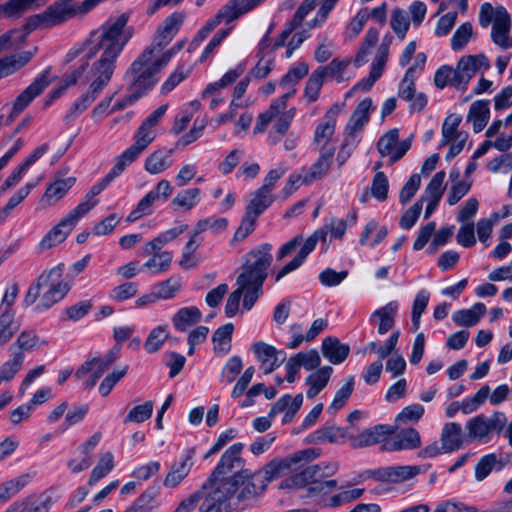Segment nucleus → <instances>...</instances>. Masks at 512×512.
I'll use <instances>...</instances> for the list:
<instances>
[{"mask_svg": "<svg viewBox=\"0 0 512 512\" xmlns=\"http://www.w3.org/2000/svg\"><path fill=\"white\" fill-rule=\"evenodd\" d=\"M511 29V18L507 9L503 6L496 7V17L492 25V41L506 49L510 46L508 35Z\"/></svg>", "mask_w": 512, "mask_h": 512, "instance_id": "nucleus-20", "label": "nucleus"}, {"mask_svg": "<svg viewBox=\"0 0 512 512\" xmlns=\"http://www.w3.org/2000/svg\"><path fill=\"white\" fill-rule=\"evenodd\" d=\"M235 494V484L226 479L203 490L201 512H230V499Z\"/></svg>", "mask_w": 512, "mask_h": 512, "instance_id": "nucleus-10", "label": "nucleus"}, {"mask_svg": "<svg viewBox=\"0 0 512 512\" xmlns=\"http://www.w3.org/2000/svg\"><path fill=\"white\" fill-rule=\"evenodd\" d=\"M226 480L235 484V493L241 486L237 494L238 502L261 496L268 486L265 475L260 470L251 472L249 469H241L236 471L234 475L226 478Z\"/></svg>", "mask_w": 512, "mask_h": 512, "instance_id": "nucleus-9", "label": "nucleus"}, {"mask_svg": "<svg viewBox=\"0 0 512 512\" xmlns=\"http://www.w3.org/2000/svg\"><path fill=\"white\" fill-rule=\"evenodd\" d=\"M332 373L333 368L331 366H323L308 375L305 380V383L309 386L306 392L307 398H315L327 386Z\"/></svg>", "mask_w": 512, "mask_h": 512, "instance_id": "nucleus-28", "label": "nucleus"}, {"mask_svg": "<svg viewBox=\"0 0 512 512\" xmlns=\"http://www.w3.org/2000/svg\"><path fill=\"white\" fill-rule=\"evenodd\" d=\"M253 351L258 361L263 365H267L264 370L265 374L272 373L286 359V353L283 350H277L274 346L264 342H256L253 344Z\"/></svg>", "mask_w": 512, "mask_h": 512, "instance_id": "nucleus-19", "label": "nucleus"}, {"mask_svg": "<svg viewBox=\"0 0 512 512\" xmlns=\"http://www.w3.org/2000/svg\"><path fill=\"white\" fill-rule=\"evenodd\" d=\"M244 448L242 443H234L221 456L217 466L214 468L208 479L202 484L203 489L215 485L220 479H226V475L235 473V469H242L243 459L241 453Z\"/></svg>", "mask_w": 512, "mask_h": 512, "instance_id": "nucleus-12", "label": "nucleus"}, {"mask_svg": "<svg viewBox=\"0 0 512 512\" xmlns=\"http://www.w3.org/2000/svg\"><path fill=\"white\" fill-rule=\"evenodd\" d=\"M24 360L20 354H11V358L0 367V378L2 381H11L20 371Z\"/></svg>", "mask_w": 512, "mask_h": 512, "instance_id": "nucleus-56", "label": "nucleus"}, {"mask_svg": "<svg viewBox=\"0 0 512 512\" xmlns=\"http://www.w3.org/2000/svg\"><path fill=\"white\" fill-rule=\"evenodd\" d=\"M163 363L169 367V378L176 377L184 368L186 358L182 354L174 351L166 352L163 357Z\"/></svg>", "mask_w": 512, "mask_h": 512, "instance_id": "nucleus-59", "label": "nucleus"}, {"mask_svg": "<svg viewBox=\"0 0 512 512\" xmlns=\"http://www.w3.org/2000/svg\"><path fill=\"white\" fill-rule=\"evenodd\" d=\"M334 152V148L327 149L325 146L321 148L318 160L311 166L308 171L304 173V181H306L307 184L321 179L327 174Z\"/></svg>", "mask_w": 512, "mask_h": 512, "instance_id": "nucleus-27", "label": "nucleus"}, {"mask_svg": "<svg viewBox=\"0 0 512 512\" xmlns=\"http://www.w3.org/2000/svg\"><path fill=\"white\" fill-rule=\"evenodd\" d=\"M309 72V66L305 62L298 63L297 66L292 67L281 78L280 86L287 88L288 86L295 85L300 79L306 76Z\"/></svg>", "mask_w": 512, "mask_h": 512, "instance_id": "nucleus-58", "label": "nucleus"}, {"mask_svg": "<svg viewBox=\"0 0 512 512\" xmlns=\"http://www.w3.org/2000/svg\"><path fill=\"white\" fill-rule=\"evenodd\" d=\"M505 424L506 417L501 412H496L491 417H486L483 414L477 415L466 423L467 437L469 440L486 442L492 432H500Z\"/></svg>", "mask_w": 512, "mask_h": 512, "instance_id": "nucleus-13", "label": "nucleus"}, {"mask_svg": "<svg viewBox=\"0 0 512 512\" xmlns=\"http://www.w3.org/2000/svg\"><path fill=\"white\" fill-rule=\"evenodd\" d=\"M96 205L97 201L79 203L43 237L39 249L43 251L64 242L78 221Z\"/></svg>", "mask_w": 512, "mask_h": 512, "instance_id": "nucleus-8", "label": "nucleus"}, {"mask_svg": "<svg viewBox=\"0 0 512 512\" xmlns=\"http://www.w3.org/2000/svg\"><path fill=\"white\" fill-rule=\"evenodd\" d=\"M263 1L264 0H229L201 29H203V32L210 34L222 22L226 24L231 23L256 8Z\"/></svg>", "mask_w": 512, "mask_h": 512, "instance_id": "nucleus-11", "label": "nucleus"}, {"mask_svg": "<svg viewBox=\"0 0 512 512\" xmlns=\"http://www.w3.org/2000/svg\"><path fill=\"white\" fill-rule=\"evenodd\" d=\"M372 105V99L369 97L359 102L346 125V132L348 136L355 138V132L363 129V127L369 122Z\"/></svg>", "mask_w": 512, "mask_h": 512, "instance_id": "nucleus-24", "label": "nucleus"}, {"mask_svg": "<svg viewBox=\"0 0 512 512\" xmlns=\"http://www.w3.org/2000/svg\"><path fill=\"white\" fill-rule=\"evenodd\" d=\"M338 470L336 463H319L306 466L299 472L285 478L279 485L280 489H306L301 498H316L327 495L333 491L338 483L336 480H327Z\"/></svg>", "mask_w": 512, "mask_h": 512, "instance_id": "nucleus-3", "label": "nucleus"}, {"mask_svg": "<svg viewBox=\"0 0 512 512\" xmlns=\"http://www.w3.org/2000/svg\"><path fill=\"white\" fill-rule=\"evenodd\" d=\"M399 140V131L397 128L390 129L386 132L377 143V149L382 156L391 154L393 148L397 145Z\"/></svg>", "mask_w": 512, "mask_h": 512, "instance_id": "nucleus-62", "label": "nucleus"}, {"mask_svg": "<svg viewBox=\"0 0 512 512\" xmlns=\"http://www.w3.org/2000/svg\"><path fill=\"white\" fill-rule=\"evenodd\" d=\"M167 337L168 332L166 325H159L152 329L144 343L146 352L149 354L156 353L160 350Z\"/></svg>", "mask_w": 512, "mask_h": 512, "instance_id": "nucleus-48", "label": "nucleus"}, {"mask_svg": "<svg viewBox=\"0 0 512 512\" xmlns=\"http://www.w3.org/2000/svg\"><path fill=\"white\" fill-rule=\"evenodd\" d=\"M51 67L43 70L34 81L26 87L15 99L11 112L7 118V122H12L36 97L50 85L49 79Z\"/></svg>", "mask_w": 512, "mask_h": 512, "instance_id": "nucleus-14", "label": "nucleus"}, {"mask_svg": "<svg viewBox=\"0 0 512 512\" xmlns=\"http://www.w3.org/2000/svg\"><path fill=\"white\" fill-rule=\"evenodd\" d=\"M75 182V177L57 178L47 187L44 196L48 199L58 201L66 195Z\"/></svg>", "mask_w": 512, "mask_h": 512, "instance_id": "nucleus-44", "label": "nucleus"}, {"mask_svg": "<svg viewBox=\"0 0 512 512\" xmlns=\"http://www.w3.org/2000/svg\"><path fill=\"white\" fill-rule=\"evenodd\" d=\"M475 57L472 55L462 56L454 68L455 75L453 87L457 90L465 91L470 80L477 73L475 65Z\"/></svg>", "mask_w": 512, "mask_h": 512, "instance_id": "nucleus-22", "label": "nucleus"}, {"mask_svg": "<svg viewBox=\"0 0 512 512\" xmlns=\"http://www.w3.org/2000/svg\"><path fill=\"white\" fill-rule=\"evenodd\" d=\"M486 313L485 304L475 303L470 309L457 310L452 315L453 322L458 326L473 327Z\"/></svg>", "mask_w": 512, "mask_h": 512, "instance_id": "nucleus-29", "label": "nucleus"}, {"mask_svg": "<svg viewBox=\"0 0 512 512\" xmlns=\"http://www.w3.org/2000/svg\"><path fill=\"white\" fill-rule=\"evenodd\" d=\"M355 378L350 376L346 383L336 391L334 399L330 406L327 408L328 413L335 414L338 410L343 408L354 390Z\"/></svg>", "mask_w": 512, "mask_h": 512, "instance_id": "nucleus-43", "label": "nucleus"}, {"mask_svg": "<svg viewBox=\"0 0 512 512\" xmlns=\"http://www.w3.org/2000/svg\"><path fill=\"white\" fill-rule=\"evenodd\" d=\"M339 105H332L324 116V121L318 124L315 128L314 132V142L320 144L324 142V146L331 139L335 132L336 123H337V115L339 113Z\"/></svg>", "mask_w": 512, "mask_h": 512, "instance_id": "nucleus-23", "label": "nucleus"}, {"mask_svg": "<svg viewBox=\"0 0 512 512\" xmlns=\"http://www.w3.org/2000/svg\"><path fill=\"white\" fill-rule=\"evenodd\" d=\"M41 3L35 0H8L0 4V18L18 19L32 8H37Z\"/></svg>", "mask_w": 512, "mask_h": 512, "instance_id": "nucleus-33", "label": "nucleus"}, {"mask_svg": "<svg viewBox=\"0 0 512 512\" xmlns=\"http://www.w3.org/2000/svg\"><path fill=\"white\" fill-rule=\"evenodd\" d=\"M473 33V27L470 22L461 24L454 32L451 38V48L454 51H460L468 44Z\"/></svg>", "mask_w": 512, "mask_h": 512, "instance_id": "nucleus-54", "label": "nucleus"}, {"mask_svg": "<svg viewBox=\"0 0 512 512\" xmlns=\"http://www.w3.org/2000/svg\"><path fill=\"white\" fill-rule=\"evenodd\" d=\"M63 270V265L59 264L43 271L29 286L23 299V305L31 306L41 296L39 303L35 306L36 312L41 313L62 300L70 291V285L61 280Z\"/></svg>", "mask_w": 512, "mask_h": 512, "instance_id": "nucleus-4", "label": "nucleus"}, {"mask_svg": "<svg viewBox=\"0 0 512 512\" xmlns=\"http://www.w3.org/2000/svg\"><path fill=\"white\" fill-rule=\"evenodd\" d=\"M489 103V100H476L470 106L467 120L473 122V130L475 133L481 132L489 121Z\"/></svg>", "mask_w": 512, "mask_h": 512, "instance_id": "nucleus-30", "label": "nucleus"}, {"mask_svg": "<svg viewBox=\"0 0 512 512\" xmlns=\"http://www.w3.org/2000/svg\"><path fill=\"white\" fill-rule=\"evenodd\" d=\"M114 468V456L111 452L104 453L98 464L93 468L88 485L93 486Z\"/></svg>", "mask_w": 512, "mask_h": 512, "instance_id": "nucleus-45", "label": "nucleus"}, {"mask_svg": "<svg viewBox=\"0 0 512 512\" xmlns=\"http://www.w3.org/2000/svg\"><path fill=\"white\" fill-rule=\"evenodd\" d=\"M202 313L196 306L180 308L173 316L172 322L176 330L185 332L189 327L201 320Z\"/></svg>", "mask_w": 512, "mask_h": 512, "instance_id": "nucleus-35", "label": "nucleus"}, {"mask_svg": "<svg viewBox=\"0 0 512 512\" xmlns=\"http://www.w3.org/2000/svg\"><path fill=\"white\" fill-rule=\"evenodd\" d=\"M20 324L13 309L3 308L0 313V346L7 344L18 332Z\"/></svg>", "mask_w": 512, "mask_h": 512, "instance_id": "nucleus-34", "label": "nucleus"}, {"mask_svg": "<svg viewBox=\"0 0 512 512\" xmlns=\"http://www.w3.org/2000/svg\"><path fill=\"white\" fill-rule=\"evenodd\" d=\"M445 176H446V174L444 171H439L432 177V179L430 180V182L428 183V185L426 186V189H425V195H426L427 199H433V200H439V201L441 200L443 192H444L443 182H444Z\"/></svg>", "mask_w": 512, "mask_h": 512, "instance_id": "nucleus-60", "label": "nucleus"}, {"mask_svg": "<svg viewBox=\"0 0 512 512\" xmlns=\"http://www.w3.org/2000/svg\"><path fill=\"white\" fill-rule=\"evenodd\" d=\"M153 402L146 401L141 405L133 407L124 418V423L134 422L143 423L148 420L153 413Z\"/></svg>", "mask_w": 512, "mask_h": 512, "instance_id": "nucleus-55", "label": "nucleus"}, {"mask_svg": "<svg viewBox=\"0 0 512 512\" xmlns=\"http://www.w3.org/2000/svg\"><path fill=\"white\" fill-rule=\"evenodd\" d=\"M200 193L201 191L199 188L181 190L172 199L171 206L174 209L182 208L187 211L191 210L200 202Z\"/></svg>", "mask_w": 512, "mask_h": 512, "instance_id": "nucleus-42", "label": "nucleus"}, {"mask_svg": "<svg viewBox=\"0 0 512 512\" xmlns=\"http://www.w3.org/2000/svg\"><path fill=\"white\" fill-rule=\"evenodd\" d=\"M124 170L125 168L122 166V163L120 164L116 161L109 173L90 188L85 195V200L83 202L92 203L96 201L94 198L99 195L116 177L121 175Z\"/></svg>", "mask_w": 512, "mask_h": 512, "instance_id": "nucleus-41", "label": "nucleus"}, {"mask_svg": "<svg viewBox=\"0 0 512 512\" xmlns=\"http://www.w3.org/2000/svg\"><path fill=\"white\" fill-rule=\"evenodd\" d=\"M324 78L322 70L315 69L310 75L304 90V96L308 99L309 103L315 102L319 98Z\"/></svg>", "mask_w": 512, "mask_h": 512, "instance_id": "nucleus-51", "label": "nucleus"}, {"mask_svg": "<svg viewBox=\"0 0 512 512\" xmlns=\"http://www.w3.org/2000/svg\"><path fill=\"white\" fill-rule=\"evenodd\" d=\"M389 190L388 178L384 172H377L372 180L371 194L378 201L383 202L387 199Z\"/></svg>", "mask_w": 512, "mask_h": 512, "instance_id": "nucleus-57", "label": "nucleus"}, {"mask_svg": "<svg viewBox=\"0 0 512 512\" xmlns=\"http://www.w3.org/2000/svg\"><path fill=\"white\" fill-rule=\"evenodd\" d=\"M196 455V449L194 447L185 448L179 459L175 460L164 479V486L168 488L177 487L190 473L191 468L194 465V457Z\"/></svg>", "mask_w": 512, "mask_h": 512, "instance_id": "nucleus-15", "label": "nucleus"}, {"mask_svg": "<svg viewBox=\"0 0 512 512\" xmlns=\"http://www.w3.org/2000/svg\"><path fill=\"white\" fill-rule=\"evenodd\" d=\"M396 430L397 426L378 424L363 430L355 437L350 435L348 438L351 440L352 448H363L380 443L386 437L393 435Z\"/></svg>", "mask_w": 512, "mask_h": 512, "instance_id": "nucleus-17", "label": "nucleus"}, {"mask_svg": "<svg viewBox=\"0 0 512 512\" xmlns=\"http://www.w3.org/2000/svg\"><path fill=\"white\" fill-rule=\"evenodd\" d=\"M398 312V302L390 301L383 307L375 310L370 317V323L373 324L375 319H379L378 333L386 334L395 325V319Z\"/></svg>", "mask_w": 512, "mask_h": 512, "instance_id": "nucleus-25", "label": "nucleus"}, {"mask_svg": "<svg viewBox=\"0 0 512 512\" xmlns=\"http://www.w3.org/2000/svg\"><path fill=\"white\" fill-rule=\"evenodd\" d=\"M423 200L424 197L416 201L408 210L403 213L399 222V225L402 229L409 230L415 225L422 211Z\"/></svg>", "mask_w": 512, "mask_h": 512, "instance_id": "nucleus-61", "label": "nucleus"}, {"mask_svg": "<svg viewBox=\"0 0 512 512\" xmlns=\"http://www.w3.org/2000/svg\"><path fill=\"white\" fill-rule=\"evenodd\" d=\"M39 344V337L33 330H24L9 347L10 354H20L25 359V352L31 351Z\"/></svg>", "mask_w": 512, "mask_h": 512, "instance_id": "nucleus-37", "label": "nucleus"}, {"mask_svg": "<svg viewBox=\"0 0 512 512\" xmlns=\"http://www.w3.org/2000/svg\"><path fill=\"white\" fill-rule=\"evenodd\" d=\"M128 21V13H122L117 18H109L101 26V33L93 35L87 58H94L102 51L91 69L95 79L88 90L72 104L65 115V120L75 119L84 112L109 84L116 68V61L133 34V28L127 27Z\"/></svg>", "mask_w": 512, "mask_h": 512, "instance_id": "nucleus-1", "label": "nucleus"}, {"mask_svg": "<svg viewBox=\"0 0 512 512\" xmlns=\"http://www.w3.org/2000/svg\"><path fill=\"white\" fill-rule=\"evenodd\" d=\"M173 149H159L151 153L145 160L144 168L150 174H159L172 164Z\"/></svg>", "mask_w": 512, "mask_h": 512, "instance_id": "nucleus-32", "label": "nucleus"}, {"mask_svg": "<svg viewBox=\"0 0 512 512\" xmlns=\"http://www.w3.org/2000/svg\"><path fill=\"white\" fill-rule=\"evenodd\" d=\"M154 138L155 135L152 132V127L141 123L134 136L135 142L123 151L116 158V161L120 164L122 163V166L126 169L149 146Z\"/></svg>", "mask_w": 512, "mask_h": 512, "instance_id": "nucleus-16", "label": "nucleus"}, {"mask_svg": "<svg viewBox=\"0 0 512 512\" xmlns=\"http://www.w3.org/2000/svg\"><path fill=\"white\" fill-rule=\"evenodd\" d=\"M390 25L400 40H403L409 30L410 21L408 14L401 8H395L392 11Z\"/></svg>", "mask_w": 512, "mask_h": 512, "instance_id": "nucleus-49", "label": "nucleus"}, {"mask_svg": "<svg viewBox=\"0 0 512 512\" xmlns=\"http://www.w3.org/2000/svg\"><path fill=\"white\" fill-rule=\"evenodd\" d=\"M421 185V177L419 174L414 173L410 176L409 180L402 187L399 194V201L401 204L408 203L416 194Z\"/></svg>", "mask_w": 512, "mask_h": 512, "instance_id": "nucleus-64", "label": "nucleus"}, {"mask_svg": "<svg viewBox=\"0 0 512 512\" xmlns=\"http://www.w3.org/2000/svg\"><path fill=\"white\" fill-rule=\"evenodd\" d=\"M233 331L234 325L232 323L220 326L214 331L212 342L216 353L226 355L230 351Z\"/></svg>", "mask_w": 512, "mask_h": 512, "instance_id": "nucleus-38", "label": "nucleus"}, {"mask_svg": "<svg viewBox=\"0 0 512 512\" xmlns=\"http://www.w3.org/2000/svg\"><path fill=\"white\" fill-rule=\"evenodd\" d=\"M441 444L445 453H452L463 446L462 427L459 423L449 422L443 426Z\"/></svg>", "mask_w": 512, "mask_h": 512, "instance_id": "nucleus-26", "label": "nucleus"}, {"mask_svg": "<svg viewBox=\"0 0 512 512\" xmlns=\"http://www.w3.org/2000/svg\"><path fill=\"white\" fill-rule=\"evenodd\" d=\"M430 467V464L391 466V483H401L410 480L420 473H425Z\"/></svg>", "mask_w": 512, "mask_h": 512, "instance_id": "nucleus-39", "label": "nucleus"}, {"mask_svg": "<svg viewBox=\"0 0 512 512\" xmlns=\"http://www.w3.org/2000/svg\"><path fill=\"white\" fill-rule=\"evenodd\" d=\"M394 437L387 441L382 449L386 451L415 450L421 446V436L415 428L401 429Z\"/></svg>", "mask_w": 512, "mask_h": 512, "instance_id": "nucleus-18", "label": "nucleus"}, {"mask_svg": "<svg viewBox=\"0 0 512 512\" xmlns=\"http://www.w3.org/2000/svg\"><path fill=\"white\" fill-rule=\"evenodd\" d=\"M154 47H146L143 52L131 63L124 75L127 91L136 95L138 99L147 95L156 85L157 73L149 64L153 58Z\"/></svg>", "mask_w": 512, "mask_h": 512, "instance_id": "nucleus-5", "label": "nucleus"}, {"mask_svg": "<svg viewBox=\"0 0 512 512\" xmlns=\"http://www.w3.org/2000/svg\"><path fill=\"white\" fill-rule=\"evenodd\" d=\"M274 202L272 194L265 193L257 189L251 194V200L245 207V213L251 215L253 218H259L264 211L271 206Z\"/></svg>", "mask_w": 512, "mask_h": 512, "instance_id": "nucleus-36", "label": "nucleus"}, {"mask_svg": "<svg viewBox=\"0 0 512 512\" xmlns=\"http://www.w3.org/2000/svg\"><path fill=\"white\" fill-rule=\"evenodd\" d=\"M108 366L100 357H94L87 359L75 372V377L78 379H84L90 372L94 373L98 377L109 369Z\"/></svg>", "mask_w": 512, "mask_h": 512, "instance_id": "nucleus-46", "label": "nucleus"}, {"mask_svg": "<svg viewBox=\"0 0 512 512\" xmlns=\"http://www.w3.org/2000/svg\"><path fill=\"white\" fill-rule=\"evenodd\" d=\"M348 436H350L348 428H340V427H336V426H326V427H322V428L314 431L312 434H310L309 437H310V442L334 443V442H337L339 438L348 437Z\"/></svg>", "mask_w": 512, "mask_h": 512, "instance_id": "nucleus-40", "label": "nucleus"}, {"mask_svg": "<svg viewBox=\"0 0 512 512\" xmlns=\"http://www.w3.org/2000/svg\"><path fill=\"white\" fill-rule=\"evenodd\" d=\"M156 299H171L180 290V282L174 278H168L152 287Z\"/></svg>", "mask_w": 512, "mask_h": 512, "instance_id": "nucleus-52", "label": "nucleus"}, {"mask_svg": "<svg viewBox=\"0 0 512 512\" xmlns=\"http://www.w3.org/2000/svg\"><path fill=\"white\" fill-rule=\"evenodd\" d=\"M272 245L260 244L245 255V263L242 272L237 277L236 283L244 294L243 308L250 310L263 294V284L267 279V270L271 266L273 256Z\"/></svg>", "mask_w": 512, "mask_h": 512, "instance_id": "nucleus-2", "label": "nucleus"}, {"mask_svg": "<svg viewBox=\"0 0 512 512\" xmlns=\"http://www.w3.org/2000/svg\"><path fill=\"white\" fill-rule=\"evenodd\" d=\"M72 0H59L46 8L43 13L32 15L23 25L20 41H24L28 34L39 29L56 26L75 15L76 10L70 6Z\"/></svg>", "mask_w": 512, "mask_h": 512, "instance_id": "nucleus-6", "label": "nucleus"}, {"mask_svg": "<svg viewBox=\"0 0 512 512\" xmlns=\"http://www.w3.org/2000/svg\"><path fill=\"white\" fill-rule=\"evenodd\" d=\"M28 478V475H21L0 484V501H7L17 494L24 486H26Z\"/></svg>", "mask_w": 512, "mask_h": 512, "instance_id": "nucleus-53", "label": "nucleus"}, {"mask_svg": "<svg viewBox=\"0 0 512 512\" xmlns=\"http://www.w3.org/2000/svg\"><path fill=\"white\" fill-rule=\"evenodd\" d=\"M318 456L319 453L315 449L307 448L296 451L286 457H276L259 470L265 475L266 482L269 484L274 479L300 469L304 464L309 463Z\"/></svg>", "mask_w": 512, "mask_h": 512, "instance_id": "nucleus-7", "label": "nucleus"}, {"mask_svg": "<svg viewBox=\"0 0 512 512\" xmlns=\"http://www.w3.org/2000/svg\"><path fill=\"white\" fill-rule=\"evenodd\" d=\"M322 355L332 364L343 363L350 353V346L341 343L337 337L327 336L322 340Z\"/></svg>", "mask_w": 512, "mask_h": 512, "instance_id": "nucleus-21", "label": "nucleus"}, {"mask_svg": "<svg viewBox=\"0 0 512 512\" xmlns=\"http://www.w3.org/2000/svg\"><path fill=\"white\" fill-rule=\"evenodd\" d=\"M160 489L159 483H153L124 512H153L157 506L155 499L159 495Z\"/></svg>", "mask_w": 512, "mask_h": 512, "instance_id": "nucleus-31", "label": "nucleus"}, {"mask_svg": "<svg viewBox=\"0 0 512 512\" xmlns=\"http://www.w3.org/2000/svg\"><path fill=\"white\" fill-rule=\"evenodd\" d=\"M256 223L257 218H253L251 215L244 213L241 224L231 240V244L245 240L255 230Z\"/></svg>", "mask_w": 512, "mask_h": 512, "instance_id": "nucleus-63", "label": "nucleus"}, {"mask_svg": "<svg viewBox=\"0 0 512 512\" xmlns=\"http://www.w3.org/2000/svg\"><path fill=\"white\" fill-rule=\"evenodd\" d=\"M492 471L499 472L496 453L482 456L475 465V479L479 482L485 480Z\"/></svg>", "mask_w": 512, "mask_h": 512, "instance_id": "nucleus-47", "label": "nucleus"}, {"mask_svg": "<svg viewBox=\"0 0 512 512\" xmlns=\"http://www.w3.org/2000/svg\"><path fill=\"white\" fill-rule=\"evenodd\" d=\"M173 254L169 251H164L157 256L153 255L144 264L143 268L149 269L153 274H159L167 271L172 263Z\"/></svg>", "mask_w": 512, "mask_h": 512, "instance_id": "nucleus-50", "label": "nucleus"}]
</instances>
